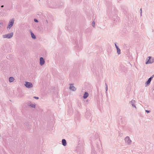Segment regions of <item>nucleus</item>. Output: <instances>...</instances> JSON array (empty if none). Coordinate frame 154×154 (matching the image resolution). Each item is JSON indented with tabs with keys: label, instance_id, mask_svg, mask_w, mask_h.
Listing matches in <instances>:
<instances>
[{
	"label": "nucleus",
	"instance_id": "nucleus-11",
	"mask_svg": "<svg viewBox=\"0 0 154 154\" xmlns=\"http://www.w3.org/2000/svg\"><path fill=\"white\" fill-rule=\"evenodd\" d=\"M29 105L32 108H35V103L32 104L31 102L29 103Z\"/></svg>",
	"mask_w": 154,
	"mask_h": 154
},
{
	"label": "nucleus",
	"instance_id": "nucleus-13",
	"mask_svg": "<svg viewBox=\"0 0 154 154\" xmlns=\"http://www.w3.org/2000/svg\"><path fill=\"white\" fill-rule=\"evenodd\" d=\"M151 81V78H149L147 80V81L146 82V84L147 85H149Z\"/></svg>",
	"mask_w": 154,
	"mask_h": 154
},
{
	"label": "nucleus",
	"instance_id": "nucleus-19",
	"mask_svg": "<svg viewBox=\"0 0 154 154\" xmlns=\"http://www.w3.org/2000/svg\"><path fill=\"white\" fill-rule=\"evenodd\" d=\"M3 26V23L2 22H0V27L2 28Z\"/></svg>",
	"mask_w": 154,
	"mask_h": 154
},
{
	"label": "nucleus",
	"instance_id": "nucleus-9",
	"mask_svg": "<svg viewBox=\"0 0 154 154\" xmlns=\"http://www.w3.org/2000/svg\"><path fill=\"white\" fill-rule=\"evenodd\" d=\"M89 96L88 93L87 92H85L83 96V98L84 99H86Z\"/></svg>",
	"mask_w": 154,
	"mask_h": 154
},
{
	"label": "nucleus",
	"instance_id": "nucleus-16",
	"mask_svg": "<svg viewBox=\"0 0 154 154\" xmlns=\"http://www.w3.org/2000/svg\"><path fill=\"white\" fill-rule=\"evenodd\" d=\"M117 52L118 54H121V50L119 48H117Z\"/></svg>",
	"mask_w": 154,
	"mask_h": 154
},
{
	"label": "nucleus",
	"instance_id": "nucleus-8",
	"mask_svg": "<svg viewBox=\"0 0 154 154\" xmlns=\"http://www.w3.org/2000/svg\"><path fill=\"white\" fill-rule=\"evenodd\" d=\"M136 101L135 100H132L130 102V103L131 104L132 106L133 107H135L136 108V107L135 105V104L136 103Z\"/></svg>",
	"mask_w": 154,
	"mask_h": 154
},
{
	"label": "nucleus",
	"instance_id": "nucleus-21",
	"mask_svg": "<svg viewBox=\"0 0 154 154\" xmlns=\"http://www.w3.org/2000/svg\"><path fill=\"white\" fill-rule=\"evenodd\" d=\"M34 21L35 22H38V20L36 19H34Z\"/></svg>",
	"mask_w": 154,
	"mask_h": 154
},
{
	"label": "nucleus",
	"instance_id": "nucleus-5",
	"mask_svg": "<svg viewBox=\"0 0 154 154\" xmlns=\"http://www.w3.org/2000/svg\"><path fill=\"white\" fill-rule=\"evenodd\" d=\"M13 35V33L11 32L7 34L3 35H2L3 38H7L8 39L11 38Z\"/></svg>",
	"mask_w": 154,
	"mask_h": 154
},
{
	"label": "nucleus",
	"instance_id": "nucleus-12",
	"mask_svg": "<svg viewBox=\"0 0 154 154\" xmlns=\"http://www.w3.org/2000/svg\"><path fill=\"white\" fill-rule=\"evenodd\" d=\"M62 144L64 146L66 145V140L64 139H63L62 140Z\"/></svg>",
	"mask_w": 154,
	"mask_h": 154
},
{
	"label": "nucleus",
	"instance_id": "nucleus-14",
	"mask_svg": "<svg viewBox=\"0 0 154 154\" xmlns=\"http://www.w3.org/2000/svg\"><path fill=\"white\" fill-rule=\"evenodd\" d=\"M69 88L70 90L73 91H75L76 90V88L75 87H69Z\"/></svg>",
	"mask_w": 154,
	"mask_h": 154
},
{
	"label": "nucleus",
	"instance_id": "nucleus-22",
	"mask_svg": "<svg viewBox=\"0 0 154 154\" xmlns=\"http://www.w3.org/2000/svg\"><path fill=\"white\" fill-rule=\"evenodd\" d=\"M140 16H142V9L141 8L140 10Z\"/></svg>",
	"mask_w": 154,
	"mask_h": 154
},
{
	"label": "nucleus",
	"instance_id": "nucleus-1",
	"mask_svg": "<svg viewBox=\"0 0 154 154\" xmlns=\"http://www.w3.org/2000/svg\"><path fill=\"white\" fill-rule=\"evenodd\" d=\"M14 20L13 18L10 20L7 27V30H9L11 27L13 26L14 23Z\"/></svg>",
	"mask_w": 154,
	"mask_h": 154
},
{
	"label": "nucleus",
	"instance_id": "nucleus-6",
	"mask_svg": "<svg viewBox=\"0 0 154 154\" xmlns=\"http://www.w3.org/2000/svg\"><path fill=\"white\" fill-rule=\"evenodd\" d=\"M45 63V61L43 58L41 57L40 58V64L42 66Z\"/></svg>",
	"mask_w": 154,
	"mask_h": 154
},
{
	"label": "nucleus",
	"instance_id": "nucleus-10",
	"mask_svg": "<svg viewBox=\"0 0 154 154\" xmlns=\"http://www.w3.org/2000/svg\"><path fill=\"white\" fill-rule=\"evenodd\" d=\"M14 80V78L12 77H11L9 79V81L10 82H13Z\"/></svg>",
	"mask_w": 154,
	"mask_h": 154
},
{
	"label": "nucleus",
	"instance_id": "nucleus-25",
	"mask_svg": "<svg viewBox=\"0 0 154 154\" xmlns=\"http://www.w3.org/2000/svg\"><path fill=\"white\" fill-rule=\"evenodd\" d=\"M70 87H74L73 86V84H70Z\"/></svg>",
	"mask_w": 154,
	"mask_h": 154
},
{
	"label": "nucleus",
	"instance_id": "nucleus-20",
	"mask_svg": "<svg viewBox=\"0 0 154 154\" xmlns=\"http://www.w3.org/2000/svg\"><path fill=\"white\" fill-rule=\"evenodd\" d=\"M108 87H106V93L107 94V91L108 90Z\"/></svg>",
	"mask_w": 154,
	"mask_h": 154
},
{
	"label": "nucleus",
	"instance_id": "nucleus-24",
	"mask_svg": "<svg viewBox=\"0 0 154 154\" xmlns=\"http://www.w3.org/2000/svg\"><path fill=\"white\" fill-rule=\"evenodd\" d=\"M154 77V75H152L149 78H151V79Z\"/></svg>",
	"mask_w": 154,
	"mask_h": 154
},
{
	"label": "nucleus",
	"instance_id": "nucleus-18",
	"mask_svg": "<svg viewBox=\"0 0 154 154\" xmlns=\"http://www.w3.org/2000/svg\"><path fill=\"white\" fill-rule=\"evenodd\" d=\"M96 154V152L94 151V150H93V149L92 148L91 154Z\"/></svg>",
	"mask_w": 154,
	"mask_h": 154
},
{
	"label": "nucleus",
	"instance_id": "nucleus-15",
	"mask_svg": "<svg viewBox=\"0 0 154 154\" xmlns=\"http://www.w3.org/2000/svg\"><path fill=\"white\" fill-rule=\"evenodd\" d=\"M31 35L32 36V38L34 39H35L36 38V37L34 35V34L32 32L31 33Z\"/></svg>",
	"mask_w": 154,
	"mask_h": 154
},
{
	"label": "nucleus",
	"instance_id": "nucleus-2",
	"mask_svg": "<svg viewBox=\"0 0 154 154\" xmlns=\"http://www.w3.org/2000/svg\"><path fill=\"white\" fill-rule=\"evenodd\" d=\"M125 144L127 145H130L132 143V141L131 140L130 137L128 136H127L124 139Z\"/></svg>",
	"mask_w": 154,
	"mask_h": 154
},
{
	"label": "nucleus",
	"instance_id": "nucleus-27",
	"mask_svg": "<svg viewBox=\"0 0 154 154\" xmlns=\"http://www.w3.org/2000/svg\"><path fill=\"white\" fill-rule=\"evenodd\" d=\"M115 47H116V49H117V48H119L118 47V46L116 44V43H115Z\"/></svg>",
	"mask_w": 154,
	"mask_h": 154
},
{
	"label": "nucleus",
	"instance_id": "nucleus-23",
	"mask_svg": "<svg viewBox=\"0 0 154 154\" xmlns=\"http://www.w3.org/2000/svg\"><path fill=\"white\" fill-rule=\"evenodd\" d=\"M33 97L36 99H38L39 98L38 97Z\"/></svg>",
	"mask_w": 154,
	"mask_h": 154
},
{
	"label": "nucleus",
	"instance_id": "nucleus-26",
	"mask_svg": "<svg viewBox=\"0 0 154 154\" xmlns=\"http://www.w3.org/2000/svg\"><path fill=\"white\" fill-rule=\"evenodd\" d=\"M150 110H146V112L147 113H149L150 112Z\"/></svg>",
	"mask_w": 154,
	"mask_h": 154
},
{
	"label": "nucleus",
	"instance_id": "nucleus-7",
	"mask_svg": "<svg viewBox=\"0 0 154 154\" xmlns=\"http://www.w3.org/2000/svg\"><path fill=\"white\" fill-rule=\"evenodd\" d=\"M25 87H32L33 85L31 82H26L24 84Z\"/></svg>",
	"mask_w": 154,
	"mask_h": 154
},
{
	"label": "nucleus",
	"instance_id": "nucleus-4",
	"mask_svg": "<svg viewBox=\"0 0 154 154\" xmlns=\"http://www.w3.org/2000/svg\"><path fill=\"white\" fill-rule=\"evenodd\" d=\"M96 145V147L97 148V150L99 151H100L101 149H102V146L101 142L99 139L97 140V143Z\"/></svg>",
	"mask_w": 154,
	"mask_h": 154
},
{
	"label": "nucleus",
	"instance_id": "nucleus-3",
	"mask_svg": "<svg viewBox=\"0 0 154 154\" xmlns=\"http://www.w3.org/2000/svg\"><path fill=\"white\" fill-rule=\"evenodd\" d=\"M147 61L146 62V64H151L154 62V58L151 57H148L147 58Z\"/></svg>",
	"mask_w": 154,
	"mask_h": 154
},
{
	"label": "nucleus",
	"instance_id": "nucleus-17",
	"mask_svg": "<svg viewBox=\"0 0 154 154\" xmlns=\"http://www.w3.org/2000/svg\"><path fill=\"white\" fill-rule=\"evenodd\" d=\"M92 25L93 27H94L95 26V23L94 21H93L92 23Z\"/></svg>",
	"mask_w": 154,
	"mask_h": 154
},
{
	"label": "nucleus",
	"instance_id": "nucleus-28",
	"mask_svg": "<svg viewBox=\"0 0 154 154\" xmlns=\"http://www.w3.org/2000/svg\"><path fill=\"white\" fill-rule=\"evenodd\" d=\"M4 5H2V6H1V7L2 8H3V7H4Z\"/></svg>",
	"mask_w": 154,
	"mask_h": 154
}]
</instances>
